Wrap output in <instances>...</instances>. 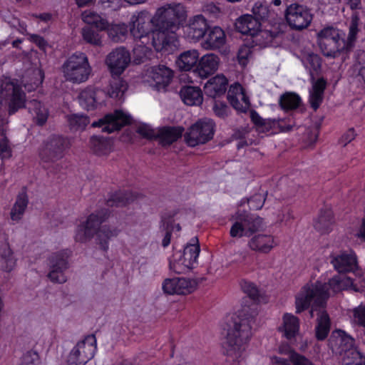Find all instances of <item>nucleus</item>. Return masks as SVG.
<instances>
[{
	"label": "nucleus",
	"mask_w": 365,
	"mask_h": 365,
	"mask_svg": "<svg viewBox=\"0 0 365 365\" xmlns=\"http://www.w3.org/2000/svg\"><path fill=\"white\" fill-rule=\"evenodd\" d=\"M349 288L356 292L359 291L350 277L341 275L333 277L329 279L328 284L319 282H317L315 284H307L296 296V312L300 313L312 305L310 314L313 317V313L316 308L323 307L326 299L329 297V289L336 293Z\"/></svg>",
	"instance_id": "f257e3e1"
},
{
	"label": "nucleus",
	"mask_w": 365,
	"mask_h": 365,
	"mask_svg": "<svg viewBox=\"0 0 365 365\" xmlns=\"http://www.w3.org/2000/svg\"><path fill=\"white\" fill-rule=\"evenodd\" d=\"M0 99L9 100V113L12 115L19 109L26 107L33 117L34 122L42 126L46 123L49 112L48 108L40 101L31 100L26 103L25 93L21 87L10 78L5 77L1 80Z\"/></svg>",
	"instance_id": "f03ea898"
},
{
	"label": "nucleus",
	"mask_w": 365,
	"mask_h": 365,
	"mask_svg": "<svg viewBox=\"0 0 365 365\" xmlns=\"http://www.w3.org/2000/svg\"><path fill=\"white\" fill-rule=\"evenodd\" d=\"M257 313L255 308L244 307L234 321V326L227 333L225 342L226 353L232 360L242 355L246 344L252 336V327Z\"/></svg>",
	"instance_id": "7ed1b4c3"
},
{
	"label": "nucleus",
	"mask_w": 365,
	"mask_h": 365,
	"mask_svg": "<svg viewBox=\"0 0 365 365\" xmlns=\"http://www.w3.org/2000/svg\"><path fill=\"white\" fill-rule=\"evenodd\" d=\"M330 345L333 351L340 356L343 365H365V356L355 346L354 339L345 331H334Z\"/></svg>",
	"instance_id": "20e7f679"
},
{
	"label": "nucleus",
	"mask_w": 365,
	"mask_h": 365,
	"mask_svg": "<svg viewBox=\"0 0 365 365\" xmlns=\"http://www.w3.org/2000/svg\"><path fill=\"white\" fill-rule=\"evenodd\" d=\"M317 38L320 51L326 57L335 58L348 51L344 33L336 27H324L317 33Z\"/></svg>",
	"instance_id": "39448f33"
},
{
	"label": "nucleus",
	"mask_w": 365,
	"mask_h": 365,
	"mask_svg": "<svg viewBox=\"0 0 365 365\" xmlns=\"http://www.w3.org/2000/svg\"><path fill=\"white\" fill-rule=\"evenodd\" d=\"M69 148L68 140L59 135H51L45 139L38 148L41 162L47 168L62 159Z\"/></svg>",
	"instance_id": "423d86ee"
},
{
	"label": "nucleus",
	"mask_w": 365,
	"mask_h": 365,
	"mask_svg": "<svg viewBox=\"0 0 365 365\" xmlns=\"http://www.w3.org/2000/svg\"><path fill=\"white\" fill-rule=\"evenodd\" d=\"M64 77L68 81L80 83L88 80L91 68L87 56L83 53H76L63 65Z\"/></svg>",
	"instance_id": "0eeeda50"
},
{
	"label": "nucleus",
	"mask_w": 365,
	"mask_h": 365,
	"mask_svg": "<svg viewBox=\"0 0 365 365\" xmlns=\"http://www.w3.org/2000/svg\"><path fill=\"white\" fill-rule=\"evenodd\" d=\"M200 251L198 239L194 237L191 240V242L185 247L182 253L178 252L173 255L170 262V269L177 274L185 273L191 270L197 264Z\"/></svg>",
	"instance_id": "6e6552de"
},
{
	"label": "nucleus",
	"mask_w": 365,
	"mask_h": 365,
	"mask_svg": "<svg viewBox=\"0 0 365 365\" xmlns=\"http://www.w3.org/2000/svg\"><path fill=\"white\" fill-rule=\"evenodd\" d=\"M215 123L210 118H202L192 124L185 134V140L190 147L205 144L212 139Z\"/></svg>",
	"instance_id": "1a4fd4ad"
},
{
	"label": "nucleus",
	"mask_w": 365,
	"mask_h": 365,
	"mask_svg": "<svg viewBox=\"0 0 365 365\" xmlns=\"http://www.w3.org/2000/svg\"><path fill=\"white\" fill-rule=\"evenodd\" d=\"M185 17V10L181 4L166 5L158 9L155 18L158 28L177 31L180 23Z\"/></svg>",
	"instance_id": "9d476101"
},
{
	"label": "nucleus",
	"mask_w": 365,
	"mask_h": 365,
	"mask_svg": "<svg viewBox=\"0 0 365 365\" xmlns=\"http://www.w3.org/2000/svg\"><path fill=\"white\" fill-rule=\"evenodd\" d=\"M233 218L235 221L230 232L232 237H250L263 226L262 218L246 212H237Z\"/></svg>",
	"instance_id": "9b49d317"
},
{
	"label": "nucleus",
	"mask_w": 365,
	"mask_h": 365,
	"mask_svg": "<svg viewBox=\"0 0 365 365\" xmlns=\"http://www.w3.org/2000/svg\"><path fill=\"white\" fill-rule=\"evenodd\" d=\"M284 16L290 28L296 31L307 29L313 19L311 9L297 2L287 6Z\"/></svg>",
	"instance_id": "f8f14e48"
},
{
	"label": "nucleus",
	"mask_w": 365,
	"mask_h": 365,
	"mask_svg": "<svg viewBox=\"0 0 365 365\" xmlns=\"http://www.w3.org/2000/svg\"><path fill=\"white\" fill-rule=\"evenodd\" d=\"M109 212L102 210L91 214L85 222L78 225L76 230L75 240L77 242H85L90 240L101 229V225L108 219Z\"/></svg>",
	"instance_id": "ddd939ff"
},
{
	"label": "nucleus",
	"mask_w": 365,
	"mask_h": 365,
	"mask_svg": "<svg viewBox=\"0 0 365 365\" xmlns=\"http://www.w3.org/2000/svg\"><path fill=\"white\" fill-rule=\"evenodd\" d=\"M96 351V339L94 334L86 336L77 343L70 352L68 365H85L93 356Z\"/></svg>",
	"instance_id": "4468645a"
},
{
	"label": "nucleus",
	"mask_w": 365,
	"mask_h": 365,
	"mask_svg": "<svg viewBox=\"0 0 365 365\" xmlns=\"http://www.w3.org/2000/svg\"><path fill=\"white\" fill-rule=\"evenodd\" d=\"M70 255L68 250H63L52 253L48 257L49 272L47 277L52 282L62 284L66 282L64 272L68 267Z\"/></svg>",
	"instance_id": "2eb2a0df"
},
{
	"label": "nucleus",
	"mask_w": 365,
	"mask_h": 365,
	"mask_svg": "<svg viewBox=\"0 0 365 365\" xmlns=\"http://www.w3.org/2000/svg\"><path fill=\"white\" fill-rule=\"evenodd\" d=\"M152 44L158 52L166 54L173 53L178 46L176 31L158 28L153 33Z\"/></svg>",
	"instance_id": "dca6fc26"
},
{
	"label": "nucleus",
	"mask_w": 365,
	"mask_h": 365,
	"mask_svg": "<svg viewBox=\"0 0 365 365\" xmlns=\"http://www.w3.org/2000/svg\"><path fill=\"white\" fill-rule=\"evenodd\" d=\"M131 117L121 110H115L113 113L106 115L103 118L92 123L93 127H101L102 131L111 133L120 130L122 127L130 124Z\"/></svg>",
	"instance_id": "f3484780"
},
{
	"label": "nucleus",
	"mask_w": 365,
	"mask_h": 365,
	"mask_svg": "<svg viewBox=\"0 0 365 365\" xmlns=\"http://www.w3.org/2000/svg\"><path fill=\"white\" fill-rule=\"evenodd\" d=\"M197 287L195 280L175 277L166 279L163 283V291L168 294H187Z\"/></svg>",
	"instance_id": "a211bd4d"
},
{
	"label": "nucleus",
	"mask_w": 365,
	"mask_h": 365,
	"mask_svg": "<svg viewBox=\"0 0 365 365\" xmlns=\"http://www.w3.org/2000/svg\"><path fill=\"white\" fill-rule=\"evenodd\" d=\"M130 61V54L124 48H118L110 52L106 60L110 71L120 75L126 68Z\"/></svg>",
	"instance_id": "6ab92c4d"
},
{
	"label": "nucleus",
	"mask_w": 365,
	"mask_h": 365,
	"mask_svg": "<svg viewBox=\"0 0 365 365\" xmlns=\"http://www.w3.org/2000/svg\"><path fill=\"white\" fill-rule=\"evenodd\" d=\"M209 29L207 19L202 15H197L189 19L185 34L188 39L198 41L205 36Z\"/></svg>",
	"instance_id": "aec40b11"
},
{
	"label": "nucleus",
	"mask_w": 365,
	"mask_h": 365,
	"mask_svg": "<svg viewBox=\"0 0 365 365\" xmlns=\"http://www.w3.org/2000/svg\"><path fill=\"white\" fill-rule=\"evenodd\" d=\"M103 95V91L89 86L80 91L78 101L83 108L93 110L101 104Z\"/></svg>",
	"instance_id": "412c9836"
},
{
	"label": "nucleus",
	"mask_w": 365,
	"mask_h": 365,
	"mask_svg": "<svg viewBox=\"0 0 365 365\" xmlns=\"http://www.w3.org/2000/svg\"><path fill=\"white\" fill-rule=\"evenodd\" d=\"M151 17L146 11L133 14L130 19V33L135 38L145 36L150 29Z\"/></svg>",
	"instance_id": "4be33fe9"
},
{
	"label": "nucleus",
	"mask_w": 365,
	"mask_h": 365,
	"mask_svg": "<svg viewBox=\"0 0 365 365\" xmlns=\"http://www.w3.org/2000/svg\"><path fill=\"white\" fill-rule=\"evenodd\" d=\"M331 262L339 273L354 272L358 267L356 256L352 251L338 255L332 258Z\"/></svg>",
	"instance_id": "5701e85b"
},
{
	"label": "nucleus",
	"mask_w": 365,
	"mask_h": 365,
	"mask_svg": "<svg viewBox=\"0 0 365 365\" xmlns=\"http://www.w3.org/2000/svg\"><path fill=\"white\" fill-rule=\"evenodd\" d=\"M173 76V71L165 66H154L149 71V77L158 91L164 90L170 84Z\"/></svg>",
	"instance_id": "b1692460"
},
{
	"label": "nucleus",
	"mask_w": 365,
	"mask_h": 365,
	"mask_svg": "<svg viewBox=\"0 0 365 365\" xmlns=\"http://www.w3.org/2000/svg\"><path fill=\"white\" fill-rule=\"evenodd\" d=\"M276 245L277 242L271 235H256L248 242V247L252 250L264 254L269 253Z\"/></svg>",
	"instance_id": "393cba45"
},
{
	"label": "nucleus",
	"mask_w": 365,
	"mask_h": 365,
	"mask_svg": "<svg viewBox=\"0 0 365 365\" xmlns=\"http://www.w3.org/2000/svg\"><path fill=\"white\" fill-rule=\"evenodd\" d=\"M219 61L218 56L214 53L204 55L199 58L196 68L198 75L203 78H207L217 70Z\"/></svg>",
	"instance_id": "a878e982"
},
{
	"label": "nucleus",
	"mask_w": 365,
	"mask_h": 365,
	"mask_svg": "<svg viewBox=\"0 0 365 365\" xmlns=\"http://www.w3.org/2000/svg\"><path fill=\"white\" fill-rule=\"evenodd\" d=\"M227 80L223 75H217L211 78L205 85V93L215 98L224 94L227 90Z\"/></svg>",
	"instance_id": "bb28decb"
},
{
	"label": "nucleus",
	"mask_w": 365,
	"mask_h": 365,
	"mask_svg": "<svg viewBox=\"0 0 365 365\" xmlns=\"http://www.w3.org/2000/svg\"><path fill=\"white\" fill-rule=\"evenodd\" d=\"M235 25L237 31L242 34L252 36L257 31H259V29L261 27V22L251 14H245L236 20Z\"/></svg>",
	"instance_id": "cd10ccee"
},
{
	"label": "nucleus",
	"mask_w": 365,
	"mask_h": 365,
	"mask_svg": "<svg viewBox=\"0 0 365 365\" xmlns=\"http://www.w3.org/2000/svg\"><path fill=\"white\" fill-rule=\"evenodd\" d=\"M226 41L224 31L219 26L209 29L207 36L202 42V47L207 50H216L221 48Z\"/></svg>",
	"instance_id": "c85d7f7f"
},
{
	"label": "nucleus",
	"mask_w": 365,
	"mask_h": 365,
	"mask_svg": "<svg viewBox=\"0 0 365 365\" xmlns=\"http://www.w3.org/2000/svg\"><path fill=\"white\" fill-rule=\"evenodd\" d=\"M199 56L197 50H187L178 56L175 63L180 70L188 71L196 66L199 61Z\"/></svg>",
	"instance_id": "c756f323"
},
{
	"label": "nucleus",
	"mask_w": 365,
	"mask_h": 365,
	"mask_svg": "<svg viewBox=\"0 0 365 365\" xmlns=\"http://www.w3.org/2000/svg\"><path fill=\"white\" fill-rule=\"evenodd\" d=\"M326 86L327 81L324 78H319L312 83V87L309 91V103L314 110H317L322 103Z\"/></svg>",
	"instance_id": "7c9ffc66"
},
{
	"label": "nucleus",
	"mask_w": 365,
	"mask_h": 365,
	"mask_svg": "<svg viewBox=\"0 0 365 365\" xmlns=\"http://www.w3.org/2000/svg\"><path fill=\"white\" fill-rule=\"evenodd\" d=\"M16 265V259L8 242L0 245V269L6 272H11Z\"/></svg>",
	"instance_id": "2f4dec72"
},
{
	"label": "nucleus",
	"mask_w": 365,
	"mask_h": 365,
	"mask_svg": "<svg viewBox=\"0 0 365 365\" xmlns=\"http://www.w3.org/2000/svg\"><path fill=\"white\" fill-rule=\"evenodd\" d=\"M180 96L183 102L188 106H200L203 101L202 91L198 87L184 86L180 89Z\"/></svg>",
	"instance_id": "473e14b6"
},
{
	"label": "nucleus",
	"mask_w": 365,
	"mask_h": 365,
	"mask_svg": "<svg viewBox=\"0 0 365 365\" xmlns=\"http://www.w3.org/2000/svg\"><path fill=\"white\" fill-rule=\"evenodd\" d=\"M120 232V230L116 227L111 225H103L97 232V240L104 251L108 249V241L117 237Z\"/></svg>",
	"instance_id": "72a5a7b5"
},
{
	"label": "nucleus",
	"mask_w": 365,
	"mask_h": 365,
	"mask_svg": "<svg viewBox=\"0 0 365 365\" xmlns=\"http://www.w3.org/2000/svg\"><path fill=\"white\" fill-rule=\"evenodd\" d=\"M182 131L180 127H165L158 131L157 138L163 145H170L181 137Z\"/></svg>",
	"instance_id": "f704fd0d"
},
{
	"label": "nucleus",
	"mask_w": 365,
	"mask_h": 365,
	"mask_svg": "<svg viewBox=\"0 0 365 365\" xmlns=\"http://www.w3.org/2000/svg\"><path fill=\"white\" fill-rule=\"evenodd\" d=\"M299 330V319L297 317L285 314L283 316L282 326L279 327V331L284 333V336L291 339L295 336Z\"/></svg>",
	"instance_id": "c9c22d12"
},
{
	"label": "nucleus",
	"mask_w": 365,
	"mask_h": 365,
	"mask_svg": "<svg viewBox=\"0 0 365 365\" xmlns=\"http://www.w3.org/2000/svg\"><path fill=\"white\" fill-rule=\"evenodd\" d=\"M138 195L128 191H118L111 195L107 200L108 207H122L138 198Z\"/></svg>",
	"instance_id": "e433bc0d"
},
{
	"label": "nucleus",
	"mask_w": 365,
	"mask_h": 365,
	"mask_svg": "<svg viewBox=\"0 0 365 365\" xmlns=\"http://www.w3.org/2000/svg\"><path fill=\"white\" fill-rule=\"evenodd\" d=\"M277 351L279 355L289 356V359L294 361V365H314L309 359L296 352L294 349L287 344H281Z\"/></svg>",
	"instance_id": "4c0bfd02"
},
{
	"label": "nucleus",
	"mask_w": 365,
	"mask_h": 365,
	"mask_svg": "<svg viewBox=\"0 0 365 365\" xmlns=\"http://www.w3.org/2000/svg\"><path fill=\"white\" fill-rule=\"evenodd\" d=\"M28 203L29 199L26 193L24 192L19 193L10 212V217L13 221L18 222L22 218Z\"/></svg>",
	"instance_id": "58836bf2"
},
{
	"label": "nucleus",
	"mask_w": 365,
	"mask_h": 365,
	"mask_svg": "<svg viewBox=\"0 0 365 365\" xmlns=\"http://www.w3.org/2000/svg\"><path fill=\"white\" fill-rule=\"evenodd\" d=\"M279 34H281V33L277 31L262 30L259 29V31H257L256 34L252 36L253 38L252 41L256 45L265 47L272 43V41Z\"/></svg>",
	"instance_id": "ea45409f"
},
{
	"label": "nucleus",
	"mask_w": 365,
	"mask_h": 365,
	"mask_svg": "<svg viewBox=\"0 0 365 365\" xmlns=\"http://www.w3.org/2000/svg\"><path fill=\"white\" fill-rule=\"evenodd\" d=\"M90 146L93 152L98 155H108L111 151L110 142L103 137H91Z\"/></svg>",
	"instance_id": "a19ab883"
},
{
	"label": "nucleus",
	"mask_w": 365,
	"mask_h": 365,
	"mask_svg": "<svg viewBox=\"0 0 365 365\" xmlns=\"http://www.w3.org/2000/svg\"><path fill=\"white\" fill-rule=\"evenodd\" d=\"M83 21L90 25L95 26L98 30H106L108 22L105 19L93 11H85L81 14Z\"/></svg>",
	"instance_id": "79ce46f5"
},
{
	"label": "nucleus",
	"mask_w": 365,
	"mask_h": 365,
	"mask_svg": "<svg viewBox=\"0 0 365 365\" xmlns=\"http://www.w3.org/2000/svg\"><path fill=\"white\" fill-rule=\"evenodd\" d=\"M330 320L329 315L325 311H319L317 317V325L316 327V336L319 340L324 339L329 331Z\"/></svg>",
	"instance_id": "37998d69"
},
{
	"label": "nucleus",
	"mask_w": 365,
	"mask_h": 365,
	"mask_svg": "<svg viewBox=\"0 0 365 365\" xmlns=\"http://www.w3.org/2000/svg\"><path fill=\"white\" fill-rule=\"evenodd\" d=\"M333 215L330 210L321 212L314 222V228L322 234L328 233L331 230Z\"/></svg>",
	"instance_id": "c03bdc74"
},
{
	"label": "nucleus",
	"mask_w": 365,
	"mask_h": 365,
	"mask_svg": "<svg viewBox=\"0 0 365 365\" xmlns=\"http://www.w3.org/2000/svg\"><path fill=\"white\" fill-rule=\"evenodd\" d=\"M127 83L121 78L117 76L113 77L110 82V88L108 90V93L110 97L117 99H121L124 93L127 91Z\"/></svg>",
	"instance_id": "a18cd8bd"
},
{
	"label": "nucleus",
	"mask_w": 365,
	"mask_h": 365,
	"mask_svg": "<svg viewBox=\"0 0 365 365\" xmlns=\"http://www.w3.org/2000/svg\"><path fill=\"white\" fill-rule=\"evenodd\" d=\"M7 128L6 122L0 123V136L1 137L0 138V158L1 159L9 158L11 155V149L6 137Z\"/></svg>",
	"instance_id": "49530a36"
},
{
	"label": "nucleus",
	"mask_w": 365,
	"mask_h": 365,
	"mask_svg": "<svg viewBox=\"0 0 365 365\" xmlns=\"http://www.w3.org/2000/svg\"><path fill=\"white\" fill-rule=\"evenodd\" d=\"M106 29L109 38L114 42L122 41L128 33V28L125 24H108Z\"/></svg>",
	"instance_id": "de8ad7c7"
},
{
	"label": "nucleus",
	"mask_w": 365,
	"mask_h": 365,
	"mask_svg": "<svg viewBox=\"0 0 365 365\" xmlns=\"http://www.w3.org/2000/svg\"><path fill=\"white\" fill-rule=\"evenodd\" d=\"M301 103L300 97L294 93H285L281 96L279 104L284 110H293L299 107Z\"/></svg>",
	"instance_id": "09e8293b"
},
{
	"label": "nucleus",
	"mask_w": 365,
	"mask_h": 365,
	"mask_svg": "<svg viewBox=\"0 0 365 365\" xmlns=\"http://www.w3.org/2000/svg\"><path fill=\"white\" fill-rule=\"evenodd\" d=\"M302 61L304 66L309 69L311 76H313V71L317 72L321 68V58L314 53L304 54L302 58Z\"/></svg>",
	"instance_id": "8fccbe9b"
},
{
	"label": "nucleus",
	"mask_w": 365,
	"mask_h": 365,
	"mask_svg": "<svg viewBox=\"0 0 365 365\" xmlns=\"http://www.w3.org/2000/svg\"><path fill=\"white\" fill-rule=\"evenodd\" d=\"M252 15L259 22L267 20L271 14L268 5L260 1L255 3L252 8Z\"/></svg>",
	"instance_id": "3c124183"
},
{
	"label": "nucleus",
	"mask_w": 365,
	"mask_h": 365,
	"mask_svg": "<svg viewBox=\"0 0 365 365\" xmlns=\"http://www.w3.org/2000/svg\"><path fill=\"white\" fill-rule=\"evenodd\" d=\"M68 122L71 129L78 130L85 129L90 120L86 115L73 114L68 117Z\"/></svg>",
	"instance_id": "603ef678"
},
{
	"label": "nucleus",
	"mask_w": 365,
	"mask_h": 365,
	"mask_svg": "<svg viewBox=\"0 0 365 365\" xmlns=\"http://www.w3.org/2000/svg\"><path fill=\"white\" fill-rule=\"evenodd\" d=\"M359 18L357 14H353L351 19V23L349 28V35L346 43H347V49L349 51L354 45L356 38V35L359 31L358 26Z\"/></svg>",
	"instance_id": "864d4df0"
},
{
	"label": "nucleus",
	"mask_w": 365,
	"mask_h": 365,
	"mask_svg": "<svg viewBox=\"0 0 365 365\" xmlns=\"http://www.w3.org/2000/svg\"><path fill=\"white\" fill-rule=\"evenodd\" d=\"M81 34L83 40L87 43L92 44L93 46L101 45V36L91 27L86 26L83 28L81 31Z\"/></svg>",
	"instance_id": "5fc2aeb1"
},
{
	"label": "nucleus",
	"mask_w": 365,
	"mask_h": 365,
	"mask_svg": "<svg viewBox=\"0 0 365 365\" xmlns=\"http://www.w3.org/2000/svg\"><path fill=\"white\" fill-rule=\"evenodd\" d=\"M244 96L245 94L243 88L240 83H236L230 87L227 93V100L230 103H236L235 101H237V98L243 99Z\"/></svg>",
	"instance_id": "6e6d98bb"
},
{
	"label": "nucleus",
	"mask_w": 365,
	"mask_h": 365,
	"mask_svg": "<svg viewBox=\"0 0 365 365\" xmlns=\"http://www.w3.org/2000/svg\"><path fill=\"white\" fill-rule=\"evenodd\" d=\"M136 132L144 138H156L158 131H155L148 124H140L136 128Z\"/></svg>",
	"instance_id": "4d7b16f0"
},
{
	"label": "nucleus",
	"mask_w": 365,
	"mask_h": 365,
	"mask_svg": "<svg viewBox=\"0 0 365 365\" xmlns=\"http://www.w3.org/2000/svg\"><path fill=\"white\" fill-rule=\"evenodd\" d=\"M39 364V356L36 351H29L25 353L22 358L19 365H38Z\"/></svg>",
	"instance_id": "13d9d810"
},
{
	"label": "nucleus",
	"mask_w": 365,
	"mask_h": 365,
	"mask_svg": "<svg viewBox=\"0 0 365 365\" xmlns=\"http://www.w3.org/2000/svg\"><path fill=\"white\" fill-rule=\"evenodd\" d=\"M354 322L365 329V307L359 306L353 310Z\"/></svg>",
	"instance_id": "bf43d9fd"
},
{
	"label": "nucleus",
	"mask_w": 365,
	"mask_h": 365,
	"mask_svg": "<svg viewBox=\"0 0 365 365\" xmlns=\"http://www.w3.org/2000/svg\"><path fill=\"white\" fill-rule=\"evenodd\" d=\"M241 287L243 292L252 299H255L258 297L259 291L253 283L244 281L241 283Z\"/></svg>",
	"instance_id": "052dcab7"
},
{
	"label": "nucleus",
	"mask_w": 365,
	"mask_h": 365,
	"mask_svg": "<svg viewBox=\"0 0 365 365\" xmlns=\"http://www.w3.org/2000/svg\"><path fill=\"white\" fill-rule=\"evenodd\" d=\"M265 201V198L263 195L257 193L254 195L250 199H248L247 202L249 204L250 208L252 210H259L262 207L264 202Z\"/></svg>",
	"instance_id": "680f3d73"
},
{
	"label": "nucleus",
	"mask_w": 365,
	"mask_h": 365,
	"mask_svg": "<svg viewBox=\"0 0 365 365\" xmlns=\"http://www.w3.org/2000/svg\"><path fill=\"white\" fill-rule=\"evenodd\" d=\"M252 54V51L250 47H249L247 45L242 46L237 52V58L239 63L242 65L245 66L247 64V60L249 57Z\"/></svg>",
	"instance_id": "e2e57ef3"
},
{
	"label": "nucleus",
	"mask_w": 365,
	"mask_h": 365,
	"mask_svg": "<svg viewBox=\"0 0 365 365\" xmlns=\"http://www.w3.org/2000/svg\"><path fill=\"white\" fill-rule=\"evenodd\" d=\"M365 51L362 50L357 51L355 54V63L352 66L353 73H356L362 67H365Z\"/></svg>",
	"instance_id": "0e129e2a"
},
{
	"label": "nucleus",
	"mask_w": 365,
	"mask_h": 365,
	"mask_svg": "<svg viewBox=\"0 0 365 365\" xmlns=\"http://www.w3.org/2000/svg\"><path fill=\"white\" fill-rule=\"evenodd\" d=\"M213 110L216 115L224 118L228 115L229 108L225 103L215 101Z\"/></svg>",
	"instance_id": "69168bd1"
},
{
	"label": "nucleus",
	"mask_w": 365,
	"mask_h": 365,
	"mask_svg": "<svg viewBox=\"0 0 365 365\" xmlns=\"http://www.w3.org/2000/svg\"><path fill=\"white\" fill-rule=\"evenodd\" d=\"M236 101V103H230L231 106L237 111L241 113H245L249 109L250 103L249 98L244 96L243 99H238L237 101Z\"/></svg>",
	"instance_id": "338daca9"
},
{
	"label": "nucleus",
	"mask_w": 365,
	"mask_h": 365,
	"mask_svg": "<svg viewBox=\"0 0 365 365\" xmlns=\"http://www.w3.org/2000/svg\"><path fill=\"white\" fill-rule=\"evenodd\" d=\"M271 361L274 364L277 365H294V361L287 356H273L271 357Z\"/></svg>",
	"instance_id": "774afa93"
}]
</instances>
